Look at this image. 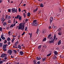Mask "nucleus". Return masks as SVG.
<instances>
[{"mask_svg":"<svg viewBox=\"0 0 64 64\" xmlns=\"http://www.w3.org/2000/svg\"><path fill=\"white\" fill-rule=\"evenodd\" d=\"M25 22L24 23L22 24V23H20L18 26V30H21L22 31L24 30V29L25 28Z\"/></svg>","mask_w":64,"mask_h":64,"instance_id":"f257e3e1","label":"nucleus"},{"mask_svg":"<svg viewBox=\"0 0 64 64\" xmlns=\"http://www.w3.org/2000/svg\"><path fill=\"white\" fill-rule=\"evenodd\" d=\"M36 21L37 20H34L33 22L32 23V26H37L38 25V24L36 22Z\"/></svg>","mask_w":64,"mask_h":64,"instance_id":"f03ea898","label":"nucleus"},{"mask_svg":"<svg viewBox=\"0 0 64 64\" xmlns=\"http://www.w3.org/2000/svg\"><path fill=\"white\" fill-rule=\"evenodd\" d=\"M6 20H9L10 19H11V16H8V15L6 14Z\"/></svg>","mask_w":64,"mask_h":64,"instance_id":"7ed1b4c3","label":"nucleus"},{"mask_svg":"<svg viewBox=\"0 0 64 64\" xmlns=\"http://www.w3.org/2000/svg\"><path fill=\"white\" fill-rule=\"evenodd\" d=\"M7 53L8 54H9V55H11L12 54V50H8V51L7 52Z\"/></svg>","mask_w":64,"mask_h":64,"instance_id":"20e7f679","label":"nucleus"},{"mask_svg":"<svg viewBox=\"0 0 64 64\" xmlns=\"http://www.w3.org/2000/svg\"><path fill=\"white\" fill-rule=\"evenodd\" d=\"M17 9H16V10L15 8H13L12 9V13H15V12H16V13H17Z\"/></svg>","mask_w":64,"mask_h":64,"instance_id":"39448f33","label":"nucleus"},{"mask_svg":"<svg viewBox=\"0 0 64 64\" xmlns=\"http://www.w3.org/2000/svg\"><path fill=\"white\" fill-rule=\"evenodd\" d=\"M7 54H2L1 55L0 57H2V58H3V57H4L5 56H7Z\"/></svg>","mask_w":64,"mask_h":64,"instance_id":"423d86ee","label":"nucleus"},{"mask_svg":"<svg viewBox=\"0 0 64 64\" xmlns=\"http://www.w3.org/2000/svg\"><path fill=\"white\" fill-rule=\"evenodd\" d=\"M41 47H42L41 46V45H40L38 46V49H39V51H41Z\"/></svg>","mask_w":64,"mask_h":64,"instance_id":"0eeeda50","label":"nucleus"},{"mask_svg":"<svg viewBox=\"0 0 64 64\" xmlns=\"http://www.w3.org/2000/svg\"><path fill=\"white\" fill-rule=\"evenodd\" d=\"M53 18L52 17H51L50 18V23H52V21H53Z\"/></svg>","mask_w":64,"mask_h":64,"instance_id":"6e6552de","label":"nucleus"},{"mask_svg":"<svg viewBox=\"0 0 64 64\" xmlns=\"http://www.w3.org/2000/svg\"><path fill=\"white\" fill-rule=\"evenodd\" d=\"M8 45L7 44H3V48H6L7 46Z\"/></svg>","mask_w":64,"mask_h":64,"instance_id":"1a4fd4ad","label":"nucleus"},{"mask_svg":"<svg viewBox=\"0 0 64 64\" xmlns=\"http://www.w3.org/2000/svg\"><path fill=\"white\" fill-rule=\"evenodd\" d=\"M17 45L16 44H15L13 46V47L14 48H17Z\"/></svg>","mask_w":64,"mask_h":64,"instance_id":"9d476101","label":"nucleus"},{"mask_svg":"<svg viewBox=\"0 0 64 64\" xmlns=\"http://www.w3.org/2000/svg\"><path fill=\"white\" fill-rule=\"evenodd\" d=\"M61 44V40H60L58 43V44L59 45H60Z\"/></svg>","mask_w":64,"mask_h":64,"instance_id":"9b49d317","label":"nucleus"},{"mask_svg":"<svg viewBox=\"0 0 64 64\" xmlns=\"http://www.w3.org/2000/svg\"><path fill=\"white\" fill-rule=\"evenodd\" d=\"M54 40H52H52L51 41L50 40L49 41V43H52L53 42H54Z\"/></svg>","mask_w":64,"mask_h":64,"instance_id":"f8f14e48","label":"nucleus"},{"mask_svg":"<svg viewBox=\"0 0 64 64\" xmlns=\"http://www.w3.org/2000/svg\"><path fill=\"white\" fill-rule=\"evenodd\" d=\"M5 20V19H4L3 17L1 19V21H2V22H3Z\"/></svg>","mask_w":64,"mask_h":64,"instance_id":"ddd939ff","label":"nucleus"},{"mask_svg":"<svg viewBox=\"0 0 64 64\" xmlns=\"http://www.w3.org/2000/svg\"><path fill=\"white\" fill-rule=\"evenodd\" d=\"M38 10V8H37L36 9L34 10L33 11V12L34 13H35L37 11V10Z\"/></svg>","mask_w":64,"mask_h":64,"instance_id":"4468645a","label":"nucleus"},{"mask_svg":"<svg viewBox=\"0 0 64 64\" xmlns=\"http://www.w3.org/2000/svg\"><path fill=\"white\" fill-rule=\"evenodd\" d=\"M20 55H23L24 54V52H22V51H21L20 52Z\"/></svg>","mask_w":64,"mask_h":64,"instance_id":"2eb2a0df","label":"nucleus"},{"mask_svg":"<svg viewBox=\"0 0 64 64\" xmlns=\"http://www.w3.org/2000/svg\"><path fill=\"white\" fill-rule=\"evenodd\" d=\"M22 17H21V16H19V17L18 18V19H19V20L20 21H21V20H22Z\"/></svg>","mask_w":64,"mask_h":64,"instance_id":"dca6fc26","label":"nucleus"},{"mask_svg":"<svg viewBox=\"0 0 64 64\" xmlns=\"http://www.w3.org/2000/svg\"><path fill=\"white\" fill-rule=\"evenodd\" d=\"M4 57V60H7V59H8V58L6 56H5Z\"/></svg>","mask_w":64,"mask_h":64,"instance_id":"f3484780","label":"nucleus"},{"mask_svg":"<svg viewBox=\"0 0 64 64\" xmlns=\"http://www.w3.org/2000/svg\"><path fill=\"white\" fill-rule=\"evenodd\" d=\"M23 15L24 16V18H25V17L27 16V14H25V13H23Z\"/></svg>","mask_w":64,"mask_h":64,"instance_id":"a211bd4d","label":"nucleus"},{"mask_svg":"<svg viewBox=\"0 0 64 64\" xmlns=\"http://www.w3.org/2000/svg\"><path fill=\"white\" fill-rule=\"evenodd\" d=\"M41 59V58H40L39 57V58L38 57H37V58H36V59L38 60H40V59Z\"/></svg>","mask_w":64,"mask_h":64,"instance_id":"6ab92c4d","label":"nucleus"},{"mask_svg":"<svg viewBox=\"0 0 64 64\" xmlns=\"http://www.w3.org/2000/svg\"><path fill=\"white\" fill-rule=\"evenodd\" d=\"M18 48L20 49H21V46L20 45H19L18 46Z\"/></svg>","mask_w":64,"mask_h":64,"instance_id":"aec40b11","label":"nucleus"},{"mask_svg":"<svg viewBox=\"0 0 64 64\" xmlns=\"http://www.w3.org/2000/svg\"><path fill=\"white\" fill-rule=\"evenodd\" d=\"M7 25V24L6 22H3V25L4 26H5V25Z\"/></svg>","mask_w":64,"mask_h":64,"instance_id":"412c9836","label":"nucleus"},{"mask_svg":"<svg viewBox=\"0 0 64 64\" xmlns=\"http://www.w3.org/2000/svg\"><path fill=\"white\" fill-rule=\"evenodd\" d=\"M13 51H14V52L15 53V54H16V53H17V50H13Z\"/></svg>","mask_w":64,"mask_h":64,"instance_id":"4be33fe9","label":"nucleus"},{"mask_svg":"<svg viewBox=\"0 0 64 64\" xmlns=\"http://www.w3.org/2000/svg\"><path fill=\"white\" fill-rule=\"evenodd\" d=\"M34 64H35L37 63V61L36 60H34L33 61Z\"/></svg>","mask_w":64,"mask_h":64,"instance_id":"5701e85b","label":"nucleus"},{"mask_svg":"<svg viewBox=\"0 0 64 64\" xmlns=\"http://www.w3.org/2000/svg\"><path fill=\"white\" fill-rule=\"evenodd\" d=\"M30 16V13L29 12H28V14H27V16L28 17H29Z\"/></svg>","mask_w":64,"mask_h":64,"instance_id":"b1692460","label":"nucleus"},{"mask_svg":"<svg viewBox=\"0 0 64 64\" xmlns=\"http://www.w3.org/2000/svg\"><path fill=\"white\" fill-rule=\"evenodd\" d=\"M3 50H4V51H7V49L5 48H3Z\"/></svg>","mask_w":64,"mask_h":64,"instance_id":"393cba45","label":"nucleus"},{"mask_svg":"<svg viewBox=\"0 0 64 64\" xmlns=\"http://www.w3.org/2000/svg\"><path fill=\"white\" fill-rule=\"evenodd\" d=\"M56 35L54 34V39H53L54 40H55V38H56Z\"/></svg>","mask_w":64,"mask_h":64,"instance_id":"a878e982","label":"nucleus"},{"mask_svg":"<svg viewBox=\"0 0 64 64\" xmlns=\"http://www.w3.org/2000/svg\"><path fill=\"white\" fill-rule=\"evenodd\" d=\"M54 53L55 55H57V54H58V53L56 52V51H55Z\"/></svg>","mask_w":64,"mask_h":64,"instance_id":"bb28decb","label":"nucleus"},{"mask_svg":"<svg viewBox=\"0 0 64 64\" xmlns=\"http://www.w3.org/2000/svg\"><path fill=\"white\" fill-rule=\"evenodd\" d=\"M52 58L53 59H56L57 58V57L56 56H54Z\"/></svg>","mask_w":64,"mask_h":64,"instance_id":"cd10ccee","label":"nucleus"},{"mask_svg":"<svg viewBox=\"0 0 64 64\" xmlns=\"http://www.w3.org/2000/svg\"><path fill=\"white\" fill-rule=\"evenodd\" d=\"M45 40H46V38H44L42 40V41L43 42H44V41H45Z\"/></svg>","mask_w":64,"mask_h":64,"instance_id":"c85d7f7f","label":"nucleus"},{"mask_svg":"<svg viewBox=\"0 0 64 64\" xmlns=\"http://www.w3.org/2000/svg\"><path fill=\"white\" fill-rule=\"evenodd\" d=\"M14 40H15V38H13L12 39V43H13L14 42Z\"/></svg>","mask_w":64,"mask_h":64,"instance_id":"c756f323","label":"nucleus"},{"mask_svg":"<svg viewBox=\"0 0 64 64\" xmlns=\"http://www.w3.org/2000/svg\"><path fill=\"white\" fill-rule=\"evenodd\" d=\"M50 36H51V34H49L48 36V39L50 38Z\"/></svg>","mask_w":64,"mask_h":64,"instance_id":"7c9ffc66","label":"nucleus"},{"mask_svg":"<svg viewBox=\"0 0 64 64\" xmlns=\"http://www.w3.org/2000/svg\"><path fill=\"white\" fill-rule=\"evenodd\" d=\"M40 6L41 7H43V5L42 4H41L40 5Z\"/></svg>","mask_w":64,"mask_h":64,"instance_id":"2f4dec72","label":"nucleus"},{"mask_svg":"<svg viewBox=\"0 0 64 64\" xmlns=\"http://www.w3.org/2000/svg\"><path fill=\"white\" fill-rule=\"evenodd\" d=\"M19 15H18L17 16L15 17V19H16H16H18V18H19Z\"/></svg>","mask_w":64,"mask_h":64,"instance_id":"473e14b6","label":"nucleus"},{"mask_svg":"<svg viewBox=\"0 0 64 64\" xmlns=\"http://www.w3.org/2000/svg\"><path fill=\"white\" fill-rule=\"evenodd\" d=\"M38 32H39V28H38L37 30V31L36 32V34H38Z\"/></svg>","mask_w":64,"mask_h":64,"instance_id":"72a5a7b5","label":"nucleus"},{"mask_svg":"<svg viewBox=\"0 0 64 64\" xmlns=\"http://www.w3.org/2000/svg\"><path fill=\"white\" fill-rule=\"evenodd\" d=\"M58 30L59 32H60L61 31V28H59Z\"/></svg>","mask_w":64,"mask_h":64,"instance_id":"f704fd0d","label":"nucleus"},{"mask_svg":"<svg viewBox=\"0 0 64 64\" xmlns=\"http://www.w3.org/2000/svg\"><path fill=\"white\" fill-rule=\"evenodd\" d=\"M7 42V41L6 40H5L4 41V44H6V43Z\"/></svg>","mask_w":64,"mask_h":64,"instance_id":"c9c22d12","label":"nucleus"},{"mask_svg":"<svg viewBox=\"0 0 64 64\" xmlns=\"http://www.w3.org/2000/svg\"><path fill=\"white\" fill-rule=\"evenodd\" d=\"M17 37H18V38H18V39H19V38H20V34H18L17 36Z\"/></svg>","mask_w":64,"mask_h":64,"instance_id":"e433bc0d","label":"nucleus"},{"mask_svg":"<svg viewBox=\"0 0 64 64\" xmlns=\"http://www.w3.org/2000/svg\"><path fill=\"white\" fill-rule=\"evenodd\" d=\"M7 41H10V38H8L7 39Z\"/></svg>","mask_w":64,"mask_h":64,"instance_id":"4c0bfd02","label":"nucleus"},{"mask_svg":"<svg viewBox=\"0 0 64 64\" xmlns=\"http://www.w3.org/2000/svg\"><path fill=\"white\" fill-rule=\"evenodd\" d=\"M2 45H2V43H0V47H2Z\"/></svg>","mask_w":64,"mask_h":64,"instance_id":"58836bf2","label":"nucleus"},{"mask_svg":"<svg viewBox=\"0 0 64 64\" xmlns=\"http://www.w3.org/2000/svg\"><path fill=\"white\" fill-rule=\"evenodd\" d=\"M40 62L38 61V62H37V63H36L35 64H40Z\"/></svg>","mask_w":64,"mask_h":64,"instance_id":"ea45409f","label":"nucleus"},{"mask_svg":"<svg viewBox=\"0 0 64 64\" xmlns=\"http://www.w3.org/2000/svg\"><path fill=\"white\" fill-rule=\"evenodd\" d=\"M58 35H61L62 34V33H61V32H58Z\"/></svg>","mask_w":64,"mask_h":64,"instance_id":"a19ab883","label":"nucleus"},{"mask_svg":"<svg viewBox=\"0 0 64 64\" xmlns=\"http://www.w3.org/2000/svg\"><path fill=\"white\" fill-rule=\"evenodd\" d=\"M60 58H64V57H63V56L62 55H61L60 56Z\"/></svg>","mask_w":64,"mask_h":64,"instance_id":"79ce46f5","label":"nucleus"},{"mask_svg":"<svg viewBox=\"0 0 64 64\" xmlns=\"http://www.w3.org/2000/svg\"><path fill=\"white\" fill-rule=\"evenodd\" d=\"M45 60H46V58H44L43 59H42V60L43 61H45Z\"/></svg>","mask_w":64,"mask_h":64,"instance_id":"37998d69","label":"nucleus"},{"mask_svg":"<svg viewBox=\"0 0 64 64\" xmlns=\"http://www.w3.org/2000/svg\"><path fill=\"white\" fill-rule=\"evenodd\" d=\"M10 27H9V26H8L6 27V29L7 30H8V29H10Z\"/></svg>","mask_w":64,"mask_h":64,"instance_id":"c03bdc74","label":"nucleus"},{"mask_svg":"<svg viewBox=\"0 0 64 64\" xmlns=\"http://www.w3.org/2000/svg\"><path fill=\"white\" fill-rule=\"evenodd\" d=\"M11 27H13V24H12L10 26V28H11Z\"/></svg>","mask_w":64,"mask_h":64,"instance_id":"a18cd8bd","label":"nucleus"},{"mask_svg":"<svg viewBox=\"0 0 64 64\" xmlns=\"http://www.w3.org/2000/svg\"><path fill=\"white\" fill-rule=\"evenodd\" d=\"M18 43H19V42L18 41H17L15 43V44H16V45H17V44H18Z\"/></svg>","mask_w":64,"mask_h":64,"instance_id":"49530a36","label":"nucleus"},{"mask_svg":"<svg viewBox=\"0 0 64 64\" xmlns=\"http://www.w3.org/2000/svg\"><path fill=\"white\" fill-rule=\"evenodd\" d=\"M44 51L45 50H44V49L42 48L41 50V52H44Z\"/></svg>","mask_w":64,"mask_h":64,"instance_id":"de8ad7c7","label":"nucleus"},{"mask_svg":"<svg viewBox=\"0 0 64 64\" xmlns=\"http://www.w3.org/2000/svg\"><path fill=\"white\" fill-rule=\"evenodd\" d=\"M1 38H2V40H5V38L4 37H2Z\"/></svg>","mask_w":64,"mask_h":64,"instance_id":"09e8293b","label":"nucleus"},{"mask_svg":"<svg viewBox=\"0 0 64 64\" xmlns=\"http://www.w3.org/2000/svg\"><path fill=\"white\" fill-rule=\"evenodd\" d=\"M11 21H10V20H8V23H11Z\"/></svg>","mask_w":64,"mask_h":64,"instance_id":"8fccbe9b","label":"nucleus"},{"mask_svg":"<svg viewBox=\"0 0 64 64\" xmlns=\"http://www.w3.org/2000/svg\"><path fill=\"white\" fill-rule=\"evenodd\" d=\"M25 34V32H24L22 34V36H23V35H24Z\"/></svg>","mask_w":64,"mask_h":64,"instance_id":"3c124183","label":"nucleus"},{"mask_svg":"<svg viewBox=\"0 0 64 64\" xmlns=\"http://www.w3.org/2000/svg\"><path fill=\"white\" fill-rule=\"evenodd\" d=\"M8 12H11V9H8Z\"/></svg>","mask_w":64,"mask_h":64,"instance_id":"603ef678","label":"nucleus"},{"mask_svg":"<svg viewBox=\"0 0 64 64\" xmlns=\"http://www.w3.org/2000/svg\"><path fill=\"white\" fill-rule=\"evenodd\" d=\"M44 32H45L44 31V30H42V34H43L44 33H45Z\"/></svg>","mask_w":64,"mask_h":64,"instance_id":"864d4df0","label":"nucleus"},{"mask_svg":"<svg viewBox=\"0 0 64 64\" xmlns=\"http://www.w3.org/2000/svg\"><path fill=\"white\" fill-rule=\"evenodd\" d=\"M51 55V53H50V54H49L47 55V56H50V55Z\"/></svg>","mask_w":64,"mask_h":64,"instance_id":"5fc2aeb1","label":"nucleus"},{"mask_svg":"<svg viewBox=\"0 0 64 64\" xmlns=\"http://www.w3.org/2000/svg\"><path fill=\"white\" fill-rule=\"evenodd\" d=\"M3 36H4V34H2L1 35V36L0 38H1L2 37H3Z\"/></svg>","mask_w":64,"mask_h":64,"instance_id":"6e6d98bb","label":"nucleus"},{"mask_svg":"<svg viewBox=\"0 0 64 64\" xmlns=\"http://www.w3.org/2000/svg\"><path fill=\"white\" fill-rule=\"evenodd\" d=\"M0 31L1 32H2V28L1 27H0Z\"/></svg>","mask_w":64,"mask_h":64,"instance_id":"4d7b16f0","label":"nucleus"},{"mask_svg":"<svg viewBox=\"0 0 64 64\" xmlns=\"http://www.w3.org/2000/svg\"><path fill=\"white\" fill-rule=\"evenodd\" d=\"M8 45H10V41H8Z\"/></svg>","mask_w":64,"mask_h":64,"instance_id":"13d9d810","label":"nucleus"},{"mask_svg":"<svg viewBox=\"0 0 64 64\" xmlns=\"http://www.w3.org/2000/svg\"><path fill=\"white\" fill-rule=\"evenodd\" d=\"M62 10V9L61 8H59V11L60 12H61V10Z\"/></svg>","mask_w":64,"mask_h":64,"instance_id":"bf43d9fd","label":"nucleus"},{"mask_svg":"<svg viewBox=\"0 0 64 64\" xmlns=\"http://www.w3.org/2000/svg\"><path fill=\"white\" fill-rule=\"evenodd\" d=\"M27 28H28L26 26L25 29V31H26V30H27Z\"/></svg>","mask_w":64,"mask_h":64,"instance_id":"052dcab7","label":"nucleus"},{"mask_svg":"<svg viewBox=\"0 0 64 64\" xmlns=\"http://www.w3.org/2000/svg\"><path fill=\"white\" fill-rule=\"evenodd\" d=\"M3 63V61L2 60L0 61V64H2Z\"/></svg>","mask_w":64,"mask_h":64,"instance_id":"680f3d73","label":"nucleus"},{"mask_svg":"<svg viewBox=\"0 0 64 64\" xmlns=\"http://www.w3.org/2000/svg\"><path fill=\"white\" fill-rule=\"evenodd\" d=\"M28 19H26L25 21V22H26L27 21H28Z\"/></svg>","mask_w":64,"mask_h":64,"instance_id":"e2e57ef3","label":"nucleus"},{"mask_svg":"<svg viewBox=\"0 0 64 64\" xmlns=\"http://www.w3.org/2000/svg\"><path fill=\"white\" fill-rule=\"evenodd\" d=\"M41 12L40 10H39V11H38V12H39L38 14H40V13Z\"/></svg>","mask_w":64,"mask_h":64,"instance_id":"0e129e2a","label":"nucleus"},{"mask_svg":"<svg viewBox=\"0 0 64 64\" xmlns=\"http://www.w3.org/2000/svg\"><path fill=\"white\" fill-rule=\"evenodd\" d=\"M46 31L47 30H44V31L45 32H44V33H45L46 32Z\"/></svg>","mask_w":64,"mask_h":64,"instance_id":"69168bd1","label":"nucleus"},{"mask_svg":"<svg viewBox=\"0 0 64 64\" xmlns=\"http://www.w3.org/2000/svg\"><path fill=\"white\" fill-rule=\"evenodd\" d=\"M18 11H19V12L21 11V10L20 9V8H18Z\"/></svg>","mask_w":64,"mask_h":64,"instance_id":"338daca9","label":"nucleus"},{"mask_svg":"<svg viewBox=\"0 0 64 64\" xmlns=\"http://www.w3.org/2000/svg\"><path fill=\"white\" fill-rule=\"evenodd\" d=\"M55 26H54V25H52V28H55Z\"/></svg>","mask_w":64,"mask_h":64,"instance_id":"774afa93","label":"nucleus"}]
</instances>
